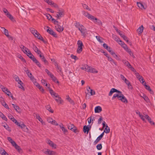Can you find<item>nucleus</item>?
<instances>
[{
  "mask_svg": "<svg viewBox=\"0 0 155 155\" xmlns=\"http://www.w3.org/2000/svg\"><path fill=\"white\" fill-rule=\"evenodd\" d=\"M86 67H87V71L92 73H97L98 72V71L95 68L88 66L87 65H86Z\"/></svg>",
  "mask_w": 155,
  "mask_h": 155,
  "instance_id": "nucleus-6",
  "label": "nucleus"
},
{
  "mask_svg": "<svg viewBox=\"0 0 155 155\" xmlns=\"http://www.w3.org/2000/svg\"><path fill=\"white\" fill-rule=\"evenodd\" d=\"M15 80L18 82V84L21 83V84H23V83L19 79V78L18 76H16V77L15 78Z\"/></svg>",
  "mask_w": 155,
  "mask_h": 155,
  "instance_id": "nucleus-33",
  "label": "nucleus"
},
{
  "mask_svg": "<svg viewBox=\"0 0 155 155\" xmlns=\"http://www.w3.org/2000/svg\"><path fill=\"white\" fill-rule=\"evenodd\" d=\"M7 17L8 18L12 21H14V18L13 16L9 12L7 13L6 14Z\"/></svg>",
  "mask_w": 155,
  "mask_h": 155,
  "instance_id": "nucleus-27",
  "label": "nucleus"
},
{
  "mask_svg": "<svg viewBox=\"0 0 155 155\" xmlns=\"http://www.w3.org/2000/svg\"><path fill=\"white\" fill-rule=\"evenodd\" d=\"M47 17V18L48 20H50L51 18H52V16L49 14H46L45 15Z\"/></svg>",
  "mask_w": 155,
  "mask_h": 155,
  "instance_id": "nucleus-58",
  "label": "nucleus"
},
{
  "mask_svg": "<svg viewBox=\"0 0 155 155\" xmlns=\"http://www.w3.org/2000/svg\"><path fill=\"white\" fill-rule=\"evenodd\" d=\"M56 155V153L55 152L52 151V150H49V153L48 154V155Z\"/></svg>",
  "mask_w": 155,
  "mask_h": 155,
  "instance_id": "nucleus-40",
  "label": "nucleus"
},
{
  "mask_svg": "<svg viewBox=\"0 0 155 155\" xmlns=\"http://www.w3.org/2000/svg\"><path fill=\"white\" fill-rule=\"evenodd\" d=\"M135 74L136 76V77L138 78L140 81H141V79L142 78V76H140L138 73H136Z\"/></svg>",
  "mask_w": 155,
  "mask_h": 155,
  "instance_id": "nucleus-45",
  "label": "nucleus"
},
{
  "mask_svg": "<svg viewBox=\"0 0 155 155\" xmlns=\"http://www.w3.org/2000/svg\"><path fill=\"white\" fill-rule=\"evenodd\" d=\"M0 153L2 155H8V153L2 148L0 149Z\"/></svg>",
  "mask_w": 155,
  "mask_h": 155,
  "instance_id": "nucleus-21",
  "label": "nucleus"
},
{
  "mask_svg": "<svg viewBox=\"0 0 155 155\" xmlns=\"http://www.w3.org/2000/svg\"><path fill=\"white\" fill-rule=\"evenodd\" d=\"M51 20L53 21L55 25H57L58 23V21L55 20L54 18H52Z\"/></svg>",
  "mask_w": 155,
  "mask_h": 155,
  "instance_id": "nucleus-54",
  "label": "nucleus"
},
{
  "mask_svg": "<svg viewBox=\"0 0 155 155\" xmlns=\"http://www.w3.org/2000/svg\"><path fill=\"white\" fill-rule=\"evenodd\" d=\"M83 25H82L80 24L79 22L76 21L75 24V27L79 29V28L81 27V26Z\"/></svg>",
  "mask_w": 155,
  "mask_h": 155,
  "instance_id": "nucleus-35",
  "label": "nucleus"
},
{
  "mask_svg": "<svg viewBox=\"0 0 155 155\" xmlns=\"http://www.w3.org/2000/svg\"><path fill=\"white\" fill-rule=\"evenodd\" d=\"M71 130L74 132L75 133H76L77 132H78L77 127H75V126H74V127L71 129Z\"/></svg>",
  "mask_w": 155,
  "mask_h": 155,
  "instance_id": "nucleus-42",
  "label": "nucleus"
},
{
  "mask_svg": "<svg viewBox=\"0 0 155 155\" xmlns=\"http://www.w3.org/2000/svg\"><path fill=\"white\" fill-rule=\"evenodd\" d=\"M44 153L48 155L49 153V150L48 149H45L42 151Z\"/></svg>",
  "mask_w": 155,
  "mask_h": 155,
  "instance_id": "nucleus-44",
  "label": "nucleus"
},
{
  "mask_svg": "<svg viewBox=\"0 0 155 155\" xmlns=\"http://www.w3.org/2000/svg\"><path fill=\"white\" fill-rule=\"evenodd\" d=\"M83 15H84L85 16L87 17L88 19H90V20H91V19L93 18V16L88 13L87 12H83Z\"/></svg>",
  "mask_w": 155,
  "mask_h": 155,
  "instance_id": "nucleus-14",
  "label": "nucleus"
},
{
  "mask_svg": "<svg viewBox=\"0 0 155 155\" xmlns=\"http://www.w3.org/2000/svg\"><path fill=\"white\" fill-rule=\"evenodd\" d=\"M1 103L2 105L3 106L6 108L9 109L8 105L4 101H3Z\"/></svg>",
  "mask_w": 155,
  "mask_h": 155,
  "instance_id": "nucleus-30",
  "label": "nucleus"
},
{
  "mask_svg": "<svg viewBox=\"0 0 155 155\" xmlns=\"http://www.w3.org/2000/svg\"><path fill=\"white\" fill-rule=\"evenodd\" d=\"M41 91L42 93H43L44 91V90L42 87V86H41L40 84L38 85V87H37Z\"/></svg>",
  "mask_w": 155,
  "mask_h": 155,
  "instance_id": "nucleus-47",
  "label": "nucleus"
},
{
  "mask_svg": "<svg viewBox=\"0 0 155 155\" xmlns=\"http://www.w3.org/2000/svg\"><path fill=\"white\" fill-rule=\"evenodd\" d=\"M114 92L118 93V94H117L119 96H122V95H124L123 94H122V93L121 91H120L114 88H112L110 90V91L108 94L109 96H111L112 94Z\"/></svg>",
  "mask_w": 155,
  "mask_h": 155,
  "instance_id": "nucleus-4",
  "label": "nucleus"
},
{
  "mask_svg": "<svg viewBox=\"0 0 155 155\" xmlns=\"http://www.w3.org/2000/svg\"><path fill=\"white\" fill-rule=\"evenodd\" d=\"M57 64V68L58 69V72L60 71V72H62L61 71V68L60 67V66H58L57 64Z\"/></svg>",
  "mask_w": 155,
  "mask_h": 155,
  "instance_id": "nucleus-60",
  "label": "nucleus"
},
{
  "mask_svg": "<svg viewBox=\"0 0 155 155\" xmlns=\"http://www.w3.org/2000/svg\"><path fill=\"white\" fill-rule=\"evenodd\" d=\"M47 28H48V29L47 30V31L50 35L53 36L54 37L57 38V35L56 33L54 32L52 30H51L50 28L47 26Z\"/></svg>",
  "mask_w": 155,
  "mask_h": 155,
  "instance_id": "nucleus-8",
  "label": "nucleus"
},
{
  "mask_svg": "<svg viewBox=\"0 0 155 155\" xmlns=\"http://www.w3.org/2000/svg\"><path fill=\"white\" fill-rule=\"evenodd\" d=\"M33 50L35 51V52H36L38 54H39L40 53H41L40 51L38 49L35 45V44H33Z\"/></svg>",
  "mask_w": 155,
  "mask_h": 155,
  "instance_id": "nucleus-18",
  "label": "nucleus"
},
{
  "mask_svg": "<svg viewBox=\"0 0 155 155\" xmlns=\"http://www.w3.org/2000/svg\"><path fill=\"white\" fill-rule=\"evenodd\" d=\"M55 28L56 30L59 32H61L64 30V28L60 25L59 24H58L55 26Z\"/></svg>",
  "mask_w": 155,
  "mask_h": 155,
  "instance_id": "nucleus-11",
  "label": "nucleus"
},
{
  "mask_svg": "<svg viewBox=\"0 0 155 155\" xmlns=\"http://www.w3.org/2000/svg\"><path fill=\"white\" fill-rule=\"evenodd\" d=\"M53 81H54L55 82H56L58 83H59V82L58 81L57 79L55 77L54 75H52V77H51Z\"/></svg>",
  "mask_w": 155,
  "mask_h": 155,
  "instance_id": "nucleus-37",
  "label": "nucleus"
},
{
  "mask_svg": "<svg viewBox=\"0 0 155 155\" xmlns=\"http://www.w3.org/2000/svg\"><path fill=\"white\" fill-rule=\"evenodd\" d=\"M143 98L146 101L147 103L150 102V100L144 94H143Z\"/></svg>",
  "mask_w": 155,
  "mask_h": 155,
  "instance_id": "nucleus-34",
  "label": "nucleus"
},
{
  "mask_svg": "<svg viewBox=\"0 0 155 155\" xmlns=\"http://www.w3.org/2000/svg\"><path fill=\"white\" fill-rule=\"evenodd\" d=\"M137 4L139 8L141 9L143 8L144 9H146V8L144 7V6L143 5L142 3L137 2Z\"/></svg>",
  "mask_w": 155,
  "mask_h": 155,
  "instance_id": "nucleus-19",
  "label": "nucleus"
},
{
  "mask_svg": "<svg viewBox=\"0 0 155 155\" xmlns=\"http://www.w3.org/2000/svg\"><path fill=\"white\" fill-rule=\"evenodd\" d=\"M2 126L4 127L5 128V129L8 131L9 132L11 131V128L6 124H5V125H3Z\"/></svg>",
  "mask_w": 155,
  "mask_h": 155,
  "instance_id": "nucleus-28",
  "label": "nucleus"
},
{
  "mask_svg": "<svg viewBox=\"0 0 155 155\" xmlns=\"http://www.w3.org/2000/svg\"><path fill=\"white\" fill-rule=\"evenodd\" d=\"M143 85L144 86L146 89L149 91L150 94H153V91L151 89L149 86L146 85L145 83H144Z\"/></svg>",
  "mask_w": 155,
  "mask_h": 155,
  "instance_id": "nucleus-16",
  "label": "nucleus"
},
{
  "mask_svg": "<svg viewBox=\"0 0 155 155\" xmlns=\"http://www.w3.org/2000/svg\"><path fill=\"white\" fill-rule=\"evenodd\" d=\"M78 30L80 31L83 36L84 37L86 36V35L85 33V32L86 31V29L85 28L84 26L81 25V27L79 28Z\"/></svg>",
  "mask_w": 155,
  "mask_h": 155,
  "instance_id": "nucleus-9",
  "label": "nucleus"
},
{
  "mask_svg": "<svg viewBox=\"0 0 155 155\" xmlns=\"http://www.w3.org/2000/svg\"><path fill=\"white\" fill-rule=\"evenodd\" d=\"M18 57L20 58L22 61L24 62H26V61L23 58V57L20 55H19L18 56Z\"/></svg>",
  "mask_w": 155,
  "mask_h": 155,
  "instance_id": "nucleus-50",
  "label": "nucleus"
},
{
  "mask_svg": "<svg viewBox=\"0 0 155 155\" xmlns=\"http://www.w3.org/2000/svg\"><path fill=\"white\" fill-rule=\"evenodd\" d=\"M117 97L119 100L121 101L122 102L125 103H127L128 102L126 98L124 95L119 96L117 94H115L112 97V100H114Z\"/></svg>",
  "mask_w": 155,
  "mask_h": 155,
  "instance_id": "nucleus-2",
  "label": "nucleus"
},
{
  "mask_svg": "<svg viewBox=\"0 0 155 155\" xmlns=\"http://www.w3.org/2000/svg\"><path fill=\"white\" fill-rule=\"evenodd\" d=\"M118 33L124 40H126L127 39V37L125 35H124L122 33H121V31H120Z\"/></svg>",
  "mask_w": 155,
  "mask_h": 155,
  "instance_id": "nucleus-26",
  "label": "nucleus"
},
{
  "mask_svg": "<svg viewBox=\"0 0 155 155\" xmlns=\"http://www.w3.org/2000/svg\"><path fill=\"white\" fill-rule=\"evenodd\" d=\"M18 84H19V85H18V87L19 88H21V89L23 90H24L25 89L22 86V85L23 84H21V83H19Z\"/></svg>",
  "mask_w": 155,
  "mask_h": 155,
  "instance_id": "nucleus-53",
  "label": "nucleus"
},
{
  "mask_svg": "<svg viewBox=\"0 0 155 155\" xmlns=\"http://www.w3.org/2000/svg\"><path fill=\"white\" fill-rule=\"evenodd\" d=\"M122 61L123 63L124 64L126 65V66H127L128 68H129L131 66V65L128 61H126V60H123Z\"/></svg>",
  "mask_w": 155,
  "mask_h": 155,
  "instance_id": "nucleus-25",
  "label": "nucleus"
},
{
  "mask_svg": "<svg viewBox=\"0 0 155 155\" xmlns=\"http://www.w3.org/2000/svg\"><path fill=\"white\" fill-rule=\"evenodd\" d=\"M118 44L122 46V45H124L125 44L122 41L120 40H119V41L118 42Z\"/></svg>",
  "mask_w": 155,
  "mask_h": 155,
  "instance_id": "nucleus-64",
  "label": "nucleus"
},
{
  "mask_svg": "<svg viewBox=\"0 0 155 155\" xmlns=\"http://www.w3.org/2000/svg\"><path fill=\"white\" fill-rule=\"evenodd\" d=\"M55 100L58 103V104H62L63 102V101L62 99L59 96L55 99Z\"/></svg>",
  "mask_w": 155,
  "mask_h": 155,
  "instance_id": "nucleus-20",
  "label": "nucleus"
},
{
  "mask_svg": "<svg viewBox=\"0 0 155 155\" xmlns=\"http://www.w3.org/2000/svg\"><path fill=\"white\" fill-rule=\"evenodd\" d=\"M98 150H100L102 148V145L101 144H98L96 146Z\"/></svg>",
  "mask_w": 155,
  "mask_h": 155,
  "instance_id": "nucleus-51",
  "label": "nucleus"
},
{
  "mask_svg": "<svg viewBox=\"0 0 155 155\" xmlns=\"http://www.w3.org/2000/svg\"><path fill=\"white\" fill-rule=\"evenodd\" d=\"M4 28V34H5V35L7 36V35H8L9 34H8V31L7 30V29H5V28Z\"/></svg>",
  "mask_w": 155,
  "mask_h": 155,
  "instance_id": "nucleus-52",
  "label": "nucleus"
},
{
  "mask_svg": "<svg viewBox=\"0 0 155 155\" xmlns=\"http://www.w3.org/2000/svg\"><path fill=\"white\" fill-rule=\"evenodd\" d=\"M77 44L78 45L77 52L78 53H80L82 50V47L83 45L82 41L81 40H78L77 42Z\"/></svg>",
  "mask_w": 155,
  "mask_h": 155,
  "instance_id": "nucleus-3",
  "label": "nucleus"
},
{
  "mask_svg": "<svg viewBox=\"0 0 155 155\" xmlns=\"http://www.w3.org/2000/svg\"><path fill=\"white\" fill-rule=\"evenodd\" d=\"M82 6L83 7V8L84 9L88 10L89 11L91 10V9L89 8L88 6L85 4H82Z\"/></svg>",
  "mask_w": 155,
  "mask_h": 155,
  "instance_id": "nucleus-48",
  "label": "nucleus"
},
{
  "mask_svg": "<svg viewBox=\"0 0 155 155\" xmlns=\"http://www.w3.org/2000/svg\"><path fill=\"white\" fill-rule=\"evenodd\" d=\"M14 147H15V148L19 152H20V151L21 150V149L20 148V147L18 146L17 144H16Z\"/></svg>",
  "mask_w": 155,
  "mask_h": 155,
  "instance_id": "nucleus-39",
  "label": "nucleus"
},
{
  "mask_svg": "<svg viewBox=\"0 0 155 155\" xmlns=\"http://www.w3.org/2000/svg\"><path fill=\"white\" fill-rule=\"evenodd\" d=\"M143 28L144 27H143V25H142L137 29V31L139 32V34H141L142 33L143 31Z\"/></svg>",
  "mask_w": 155,
  "mask_h": 155,
  "instance_id": "nucleus-22",
  "label": "nucleus"
},
{
  "mask_svg": "<svg viewBox=\"0 0 155 155\" xmlns=\"http://www.w3.org/2000/svg\"><path fill=\"white\" fill-rule=\"evenodd\" d=\"M36 119L38 120L39 121H40L41 123H42L43 120H42V119L41 118L39 115L38 114H36Z\"/></svg>",
  "mask_w": 155,
  "mask_h": 155,
  "instance_id": "nucleus-36",
  "label": "nucleus"
},
{
  "mask_svg": "<svg viewBox=\"0 0 155 155\" xmlns=\"http://www.w3.org/2000/svg\"><path fill=\"white\" fill-rule=\"evenodd\" d=\"M0 117L5 121H7L8 119L1 112H0Z\"/></svg>",
  "mask_w": 155,
  "mask_h": 155,
  "instance_id": "nucleus-32",
  "label": "nucleus"
},
{
  "mask_svg": "<svg viewBox=\"0 0 155 155\" xmlns=\"http://www.w3.org/2000/svg\"><path fill=\"white\" fill-rule=\"evenodd\" d=\"M42 61H43L45 64H46L48 65V62L46 59L45 58L44 56H43V57L41 58Z\"/></svg>",
  "mask_w": 155,
  "mask_h": 155,
  "instance_id": "nucleus-38",
  "label": "nucleus"
},
{
  "mask_svg": "<svg viewBox=\"0 0 155 155\" xmlns=\"http://www.w3.org/2000/svg\"><path fill=\"white\" fill-rule=\"evenodd\" d=\"M87 92H85V93L86 94V97L87 96V94H91V95H93L95 94V92L93 90L91 89L90 87L88 86L87 87Z\"/></svg>",
  "mask_w": 155,
  "mask_h": 155,
  "instance_id": "nucleus-5",
  "label": "nucleus"
},
{
  "mask_svg": "<svg viewBox=\"0 0 155 155\" xmlns=\"http://www.w3.org/2000/svg\"><path fill=\"white\" fill-rule=\"evenodd\" d=\"M53 120L51 118L49 117L47 118V121L49 123H51Z\"/></svg>",
  "mask_w": 155,
  "mask_h": 155,
  "instance_id": "nucleus-63",
  "label": "nucleus"
},
{
  "mask_svg": "<svg viewBox=\"0 0 155 155\" xmlns=\"http://www.w3.org/2000/svg\"><path fill=\"white\" fill-rule=\"evenodd\" d=\"M45 72L47 73L51 77L52 75H53V74H52L47 69H45Z\"/></svg>",
  "mask_w": 155,
  "mask_h": 155,
  "instance_id": "nucleus-46",
  "label": "nucleus"
},
{
  "mask_svg": "<svg viewBox=\"0 0 155 155\" xmlns=\"http://www.w3.org/2000/svg\"><path fill=\"white\" fill-rule=\"evenodd\" d=\"M58 12L57 13L59 14V16L61 17L64 15V11L63 9L61 8H58Z\"/></svg>",
  "mask_w": 155,
  "mask_h": 155,
  "instance_id": "nucleus-12",
  "label": "nucleus"
},
{
  "mask_svg": "<svg viewBox=\"0 0 155 155\" xmlns=\"http://www.w3.org/2000/svg\"><path fill=\"white\" fill-rule=\"evenodd\" d=\"M12 105L16 112L19 113H21V109H20V108L18 106L14 104H12Z\"/></svg>",
  "mask_w": 155,
  "mask_h": 155,
  "instance_id": "nucleus-13",
  "label": "nucleus"
},
{
  "mask_svg": "<svg viewBox=\"0 0 155 155\" xmlns=\"http://www.w3.org/2000/svg\"><path fill=\"white\" fill-rule=\"evenodd\" d=\"M74 125L73 124H70L69 125H68V128L69 129L71 130V129L74 126Z\"/></svg>",
  "mask_w": 155,
  "mask_h": 155,
  "instance_id": "nucleus-61",
  "label": "nucleus"
},
{
  "mask_svg": "<svg viewBox=\"0 0 155 155\" xmlns=\"http://www.w3.org/2000/svg\"><path fill=\"white\" fill-rule=\"evenodd\" d=\"M46 109L48 110L51 113H53L54 110L51 109V107L49 105H48L45 106Z\"/></svg>",
  "mask_w": 155,
  "mask_h": 155,
  "instance_id": "nucleus-24",
  "label": "nucleus"
},
{
  "mask_svg": "<svg viewBox=\"0 0 155 155\" xmlns=\"http://www.w3.org/2000/svg\"><path fill=\"white\" fill-rule=\"evenodd\" d=\"M110 129L109 127H108L106 124V127L105 128L104 132L106 133H108L110 132Z\"/></svg>",
  "mask_w": 155,
  "mask_h": 155,
  "instance_id": "nucleus-31",
  "label": "nucleus"
},
{
  "mask_svg": "<svg viewBox=\"0 0 155 155\" xmlns=\"http://www.w3.org/2000/svg\"><path fill=\"white\" fill-rule=\"evenodd\" d=\"M101 107L100 106L96 107L94 109V111L95 113H99L102 111Z\"/></svg>",
  "mask_w": 155,
  "mask_h": 155,
  "instance_id": "nucleus-17",
  "label": "nucleus"
},
{
  "mask_svg": "<svg viewBox=\"0 0 155 155\" xmlns=\"http://www.w3.org/2000/svg\"><path fill=\"white\" fill-rule=\"evenodd\" d=\"M91 125H85L83 127V131L84 133L87 132V134H88L89 131L91 130Z\"/></svg>",
  "mask_w": 155,
  "mask_h": 155,
  "instance_id": "nucleus-10",
  "label": "nucleus"
},
{
  "mask_svg": "<svg viewBox=\"0 0 155 155\" xmlns=\"http://www.w3.org/2000/svg\"><path fill=\"white\" fill-rule=\"evenodd\" d=\"M91 20L94 22L99 25L102 26V23L101 21L97 18H95L94 16L93 19H91Z\"/></svg>",
  "mask_w": 155,
  "mask_h": 155,
  "instance_id": "nucleus-7",
  "label": "nucleus"
},
{
  "mask_svg": "<svg viewBox=\"0 0 155 155\" xmlns=\"http://www.w3.org/2000/svg\"><path fill=\"white\" fill-rule=\"evenodd\" d=\"M71 57L72 59H74L75 60H77L78 59L76 56L74 55L73 54H71Z\"/></svg>",
  "mask_w": 155,
  "mask_h": 155,
  "instance_id": "nucleus-59",
  "label": "nucleus"
},
{
  "mask_svg": "<svg viewBox=\"0 0 155 155\" xmlns=\"http://www.w3.org/2000/svg\"><path fill=\"white\" fill-rule=\"evenodd\" d=\"M24 71L26 72V73L29 77L30 78L31 76H33L31 73L30 72V71L28 69L27 70V71H26L25 70H24Z\"/></svg>",
  "mask_w": 155,
  "mask_h": 155,
  "instance_id": "nucleus-41",
  "label": "nucleus"
},
{
  "mask_svg": "<svg viewBox=\"0 0 155 155\" xmlns=\"http://www.w3.org/2000/svg\"><path fill=\"white\" fill-rule=\"evenodd\" d=\"M51 5L52 7H54L55 8H58V5L56 3L53 2L52 3V4H51Z\"/></svg>",
  "mask_w": 155,
  "mask_h": 155,
  "instance_id": "nucleus-57",
  "label": "nucleus"
},
{
  "mask_svg": "<svg viewBox=\"0 0 155 155\" xmlns=\"http://www.w3.org/2000/svg\"><path fill=\"white\" fill-rule=\"evenodd\" d=\"M36 64L39 68L41 67V65L40 62L36 59L34 56L31 52L29 50L28 51L27 53L26 54Z\"/></svg>",
  "mask_w": 155,
  "mask_h": 155,
  "instance_id": "nucleus-1",
  "label": "nucleus"
},
{
  "mask_svg": "<svg viewBox=\"0 0 155 155\" xmlns=\"http://www.w3.org/2000/svg\"><path fill=\"white\" fill-rule=\"evenodd\" d=\"M5 93L9 97H10V95H12V93L8 89L7 90L6 92Z\"/></svg>",
  "mask_w": 155,
  "mask_h": 155,
  "instance_id": "nucleus-62",
  "label": "nucleus"
},
{
  "mask_svg": "<svg viewBox=\"0 0 155 155\" xmlns=\"http://www.w3.org/2000/svg\"><path fill=\"white\" fill-rule=\"evenodd\" d=\"M146 119L148 120L149 122L151 125H154V123L151 120V118L150 117L149 118H147Z\"/></svg>",
  "mask_w": 155,
  "mask_h": 155,
  "instance_id": "nucleus-49",
  "label": "nucleus"
},
{
  "mask_svg": "<svg viewBox=\"0 0 155 155\" xmlns=\"http://www.w3.org/2000/svg\"><path fill=\"white\" fill-rule=\"evenodd\" d=\"M22 129L25 131H28V129L26 126L23 123L21 124L20 127Z\"/></svg>",
  "mask_w": 155,
  "mask_h": 155,
  "instance_id": "nucleus-15",
  "label": "nucleus"
},
{
  "mask_svg": "<svg viewBox=\"0 0 155 155\" xmlns=\"http://www.w3.org/2000/svg\"><path fill=\"white\" fill-rule=\"evenodd\" d=\"M50 146L52 147L53 148H54V149H56V145L55 144H54L52 141H51L50 144H49Z\"/></svg>",
  "mask_w": 155,
  "mask_h": 155,
  "instance_id": "nucleus-43",
  "label": "nucleus"
},
{
  "mask_svg": "<svg viewBox=\"0 0 155 155\" xmlns=\"http://www.w3.org/2000/svg\"><path fill=\"white\" fill-rule=\"evenodd\" d=\"M96 38L97 40L101 43H102L103 41H102L100 39L101 37L98 36H96Z\"/></svg>",
  "mask_w": 155,
  "mask_h": 155,
  "instance_id": "nucleus-55",
  "label": "nucleus"
},
{
  "mask_svg": "<svg viewBox=\"0 0 155 155\" xmlns=\"http://www.w3.org/2000/svg\"><path fill=\"white\" fill-rule=\"evenodd\" d=\"M103 46L105 49H106L109 52L110 51L111 48L110 47L108 46L107 44L105 43L104 44H103Z\"/></svg>",
  "mask_w": 155,
  "mask_h": 155,
  "instance_id": "nucleus-23",
  "label": "nucleus"
},
{
  "mask_svg": "<svg viewBox=\"0 0 155 155\" xmlns=\"http://www.w3.org/2000/svg\"><path fill=\"white\" fill-rule=\"evenodd\" d=\"M8 117L12 121H14V120H15V119L14 118V117L11 114H10L8 116Z\"/></svg>",
  "mask_w": 155,
  "mask_h": 155,
  "instance_id": "nucleus-56",
  "label": "nucleus"
},
{
  "mask_svg": "<svg viewBox=\"0 0 155 155\" xmlns=\"http://www.w3.org/2000/svg\"><path fill=\"white\" fill-rule=\"evenodd\" d=\"M66 99L70 102L71 104L74 105V101L72 100L71 98L68 97V98H66Z\"/></svg>",
  "mask_w": 155,
  "mask_h": 155,
  "instance_id": "nucleus-29",
  "label": "nucleus"
}]
</instances>
